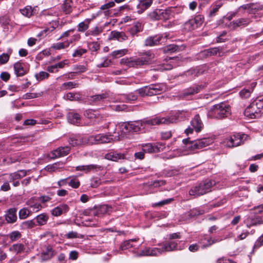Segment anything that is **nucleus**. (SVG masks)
I'll return each instance as SVG.
<instances>
[{
	"label": "nucleus",
	"mask_w": 263,
	"mask_h": 263,
	"mask_svg": "<svg viewBox=\"0 0 263 263\" xmlns=\"http://www.w3.org/2000/svg\"><path fill=\"white\" fill-rule=\"evenodd\" d=\"M120 139L119 136L111 137L106 134H99L95 136L89 137L81 136L80 135H74L69 138V143L73 146H79L86 144H99L110 143L112 140H118Z\"/></svg>",
	"instance_id": "f257e3e1"
},
{
	"label": "nucleus",
	"mask_w": 263,
	"mask_h": 263,
	"mask_svg": "<svg viewBox=\"0 0 263 263\" xmlns=\"http://www.w3.org/2000/svg\"><path fill=\"white\" fill-rule=\"evenodd\" d=\"M140 55V58H125L121 59L120 64L129 67H138L150 64L152 60L154 58L155 55L151 51H147Z\"/></svg>",
	"instance_id": "f03ea898"
},
{
	"label": "nucleus",
	"mask_w": 263,
	"mask_h": 263,
	"mask_svg": "<svg viewBox=\"0 0 263 263\" xmlns=\"http://www.w3.org/2000/svg\"><path fill=\"white\" fill-rule=\"evenodd\" d=\"M231 114L230 105L221 102L212 106L208 112V116L212 118L222 119L228 117Z\"/></svg>",
	"instance_id": "7ed1b4c3"
},
{
	"label": "nucleus",
	"mask_w": 263,
	"mask_h": 263,
	"mask_svg": "<svg viewBox=\"0 0 263 263\" xmlns=\"http://www.w3.org/2000/svg\"><path fill=\"white\" fill-rule=\"evenodd\" d=\"M215 184V181L206 179L193 186L189 191L191 196H200L211 191V188Z\"/></svg>",
	"instance_id": "20e7f679"
},
{
	"label": "nucleus",
	"mask_w": 263,
	"mask_h": 263,
	"mask_svg": "<svg viewBox=\"0 0 263 263\" xmlns=\"http://www.w3.org/2000/svg\"><path fill=\"white\" fill-rule=\"evenodd\" d=\"M120 127L121 131L122 132L120 136L119 134L116 135L113 134L111 135L110 133L107 135H110L111 137H112V136H119L120 137L119 140H120L122 137H124L123 134H126L130 132L136 133L140 131L142 128H143V122H141V120L126 122L122 123L120 125ZM117 141V140H112L111 142ZM118 141H119V140Z\"/></svg>",
	"instance_id": "39448f33"
},
{
	"label": "nucleus",
	"mask_w": 263,
	"mask_h": 263,
	"mask_svg": "<svg viewBox=\"0 0 263 263\" xmlns=\"http://www.w3.org/2000/svg\"><path fill=\"white\" fill-rule=\"evenodd\" d=\"M263 113V101L261 100L253 101L245 110L244 114L250 118L260 117Z\"/></svg>",
	"instance_id": "423d86ee"
},
{
	"label": "nucleus",
	"mask_w": 263,
	"mask_h": 263,
	"mask_svg": "<svg viewBox=\"0 0 263 263\" xmlns=\"http://www.w3.org/2000/svg\"><path fill=\"white\" fill-rule=\"evenodd\" d=\"M213 142V139L211 138H205L200 139H197L192 141V143L188 145L187 147L189 150L192 152H195L203 148Z\"/></svg>",
	"instance_id": "0eeeda50"
},
{
	"label": "nucleus",
	"mask_w": 263,
	"mask_h": 263,
	"mask_svg": "<svg viewBox=\"0 0 263 263\" xmlns=\"http://www.w3.org/2000/svg\"><path fill=\"white\" fill-rule=\"evenodd\" d=\"M177 119L174 117H171L168 118L156 117L153 119H144L141 120L143 122V126L145 124L151 125H160L162 124H168L176 122ZM144 127H143V128Z\"/></svg>",
	"instance_id": "6e6552de"
},
{
	"label": "nucleus",
	"mask_w": 263,
	"mask_h": 263,
	"mask_svg": "<svg viewBox=\"0 0 263 263\" xmlns=\"http://www.w3.org/2000/svg\"><path fill=\"white\" fill-rule=\"evenodd\" d=\"M191 127L190 126L185 130L186 135L193 133L195 130L197 133L200 132L203 127V124L198 114L196 115L191 121Z\"/></svg>",
	"instance_id": "1a4fd4ad"
},
{
	"label": "nucleus",
	"mask_w": 263,
	"mask_h": 263,
	"mask_svg": "<svg viewBox=\"0 0 263 263\" xmlns=\"http://www.w3.org/2000/svg\"><path fill=\"white\" fill-rule=\"evenodd\" d=\"M203 88L202 85H193L183 90L179 95V97L182 99H188L193 95L199 93Z\"/></svg>",
	"instance_id": "9d476101"
},
{
	"label": "nucleus",
	"mask_w": 263,
	"mask_h": 263,
	"mask_svg": "<svg viewBox=\"0 0 263 263\" xmlns=\"http://www.w3.org/2000/svg\"><path fill=\"white\" fill-rule=\"evenodd\" d=\"M245 135L235 134L226 140V144L229 147L238 146L243 143V138Z\"/></svg>",
	"instance_id": "9b49d317"
},
{
	"label": "nucleus",
	"mask_w": 263,
	"mask_h": 263,
	"mask_svg": "<svg viewBox=\"0 0 263 263\" xmlns=\"http://www.w3.org/2000/svg\"><path fill=\"white\" fill-rule=\"evenodd\" d=\"M148 15L154 20H167L169 18L170 12L167 10L157 9L149 13Z\"/></svg>",
	"instance_id": "f8f14e48"
},
{
	"label": "nucleus",
	"mask_w": 263,
	"mask_h": 263,
	"mask_svg": "<svg viewBox=\"0 0 263 263\" xmlns=\"http://www.w3.org/2000/svg\"><path fill=\"white\" fill-rule=\"evenodd\" d=\"M56 254V252L52 247L48 245L43 248L40 254V258L42 262L46 261L51 259Z\"/></svg>",
	"instance_id": "ddd939ff"
},
{
	"label": "nucleus",
	"mask_w": 263,
	"mask_h": 263,
	"mask_svg": "<svg viewBox=\"0 0 263 263\" xmlns=\"http://www.w3.org/2000/svg\"><path fill=\"white\" fill-rule=\"evenodd\" d=\"M203 17L196 15L194 18L190 19L185 23V28L188 30H194L200 26L203 23Z\"/></svg>",
	"instance_id": "4468645a"
},
{
	"label": "nucleus",
	"mask_w": 263,
	"mask_h": 263,
	"mask_svg": "<svg viewBox=\"0 0 263 263\" xmlns=\"http://www.w3.org/2000/svg\"><path fill=\"white\" fill-rule=\"evenodd\" d=\"M104 167L103 165L98 164H89L87 165H82L77 166L76 170L77 171H83L86 173L91 171L98 172L104 170Z\"/></svg>",
	"instance_id": "2eb2a0df"
},
{
	"label": "nucleus",
	"mask_w": 263,
	"mask_h": 263,
	"mask_svg": "<svg viewBox=\"0 0 263 263\" xmlns=\"http://www.w3.org/2000/svg\"><path fill=\"white\" fill-rule=\"evenodd\" d=\"M161 254V250L158 248L146 247L142 250L138 255L142 256H158Z\"/></svg>",
	"instance_id": "dca6fc26"
},
{
	"label": "nucleus",
	"mask_w": 263,
	"mask_h": 263,
	"mask_svg": "<svg viewBox=\"0 0 263 263\" xmlns=\"http://www.w3.org/2000/svg\"><path fill=\"white\" fill-rule=\"evenodd\" d=\"M70 151V147L69 146L60 147L52 152V156L50 157L54 159L64 157L67 155Z\"/></svg>",
	"instance_id": "f3484780"
},
{
	"label": "nucleus",
	"mask_w": 263,
	"mask_h": 263,
	"mask_svg": "<svg viewBox=\"0 0 263 263\" xmlns=\"http://www.w3.org/2000/svg\"><path fill=\"white\" fill-rule=\"evenodd\" d=\"M251 22L249 18H240L230 23V27L235 29L237 27H245Z\"/></svg>",
	"instance_id": "a211bd4d"
},
{
	"label": "nucleus",
	"mask_w": 263,
	"mask_h": 263,
	"mask_svg": "<svg viewBox=\"0 0 263 263\" xmlns=\"http://www.w3.org/2000/svg\"><path fill=\"white\" fill-rule=\"evenodd\" d=\"M16 212L17 209L16 208H11L7 211L5 215V220L8 223H13L16 221L17 219Z\"/></svg>",
	"instance_id": "6ab92c4d"
},
{
	"label": "nucleus",
	"mask_w": 263,
	"mask_h": 263,
	"mask_svg": "<svg viewBox=\"0 0 263 263\" xmlns=\"http://www.w3.org/2000/svg\"><path fill=\"white\" fill-rule=\"evenodd\" d=\"M153 0H139L137 5V12L142 13L152 4Z\"/></svg>",
	"instance_id": "aec40b11"
},
{
	"label": "nucleus",
	"mask_w": 263,
	"mask_h": 263,
	"mask_svg": "<svg viewBox=\"0 0 263 263\" xmlns=\"http://www.w3.org/2000/svg\"><path fill=\"white\" fill-rule=\"evenodd\" d=\"M106 93H102L100 95H96L95 96H90L87 98L86 102L90 105H93L99 102L103 101L105 99L107 98Z\"/></svg>",
	"instance_id": "412c9836"
},
{
	"label": "nucleus",
	"mask_w": 263,
	"mask_h": 263,
	"mask_svg": "<svg viewBox=\"0 0 263 263\" xmlns=\"http://www.w3.org/2000/svg\"><path fill=\"white\" fill-rule=\"evenodd\" d=\"M178 243L176 241L171 240L164 242L161 250V254L164 252H171L177 250Z\"/></svg>",
	"instance_id": "4be33fe9"
},
{
	"label": "nucleus",
	"mask_w": 263,
	"mask_h": 263,
	"mask_svg": "<svg viewBox=\"0 0 263 263\" xmlns=\"http://www.w3.org/2000/svg\"><path fill=\"white\" fill-rule=\"evenodd\" d=\"M69 210V208L67 204H61L52 210V214L55 216H59L66 213Z\"/></svg>",
	"instance_id": "5701e85b"
},
{
	"label": "nucleus",
	"mask_w": 263,
	"mask_h": 263,
	"mask_svg": "<svg viewBox=\"0 0 263 263\" xmlns=\"http://www.w3.org/2000/svg\"><path fill=\"white\" fill-rule=\"evenodd\" d=\"M261 218L259 216L249 217L245 220L248 228H251L252 226H256L262 223Z\"/></svg>",
	"instance_id": "b1692460"
},
{
	"label": "nucleus",
	"mask_w": 263,
	"mask_h": 263,
	"mask_svg": "<svg viewBox=\"0 0 263 263\" xmlns=\"http://www.w3.org/2000/svg\"><path fill=\"white\" fill-rule=\"evenodd\" d=\"M128 36L124 32L112 31L110 33V39L117 40L119 42H123L127 40Z\"/></svg>",
	"instance_id": "393cba45"
},
{
	"label": "nucleus",
	"mask_w": 263,
	"mask_h": 263,
	"mask_svg": "<svg viewBox=\"0 0 263 263\" xmlns=\"http://www.w3.org/2000/svg\"><path fill=\"white\" fill-rule=\"evenodd\" d=\"M68 121L73 124L77 125L81 121V118L80 115L74 112H69L67 115Z\"/></svg>",
	"instance_id": "a878e982"
},
{
	"label": "nucleus",
	"mask_w": 263,
	"mask_h": 263,
	"mask_svg": "<svg viewBox=\"0 0 263 263\" xmlns=\"http://www.w3.org/2000/svg\"><path fill=\"white\" fill-rule=\"evenodd\" d=\"M13 67L17 77L23 76L27 72V71L24 69L23 64L21 62L15 63Z\"/></svg>",
	"instance_id": "bb28decb"
},
{
	"label": "nucleus",
	"mask_w": 263,
	"mask_h": 263,
	"mask_svg": "<svg viewBox=\"0 0 263 263\" xmlns=\"http://www.w3.org/2000/svg\"><path fill=\"white\" fill-rule=\"evenodd\" d=\"M36 199L32 197L28 200L26 203L32 209L33 212H37L42 208V205L36 201Z\"/></svg>",
	"instance_id": "cd10ccee"
},
{
	"label": "nucleus",
	"mask_w": 263,
	"mask_h": 263,
	"mask_svg": "<svg viewBox=\"0 0 263 263\" xmlns=\"http://www.w3.org/2000/svg\"><path fill=\"white\" fill-rule=\"evenodd\" d=\"M124 155L120 153H117L116 152H110L105 155V158L106 159L117 161L119 159H124Z\"/></svg>",
	"instance_id": "c85d7f7f"
},
{
	"label": "nucleus",
	"mask_w": 263,
	"mask_h": 263,
	"mask_svg": "<svg viewBox=\"0 0 263 263\" xmlns=\"http://www.w3.org/2000/svg\"><path fill=\"white\" fill-rule=\"evenodd\" d=\"M84 115L85 117L89 119H99L100 117V114L98 110L92 109H87L85 111Z\"/></svg>",
	"instance_id": "c756f323"
},
{
	"label": "nucleus",
	"mask_w": 263,
	"mask_h": 263,
	"mask_svg": "<svg viewBox=\"0 0 263 263\" xmlns=\"http://www.w3.org/2000/svg\"><path fill=\"white\" fill-rule=\"evenodd\" d=\"M35 219L37 223V225L41 226L46 223L49 219V216L45 213H42L37 215Z\"/></svg>",
	"instance_id": "7c9ffc66"
},
{
	"label": "nucleus",
	"mask_w": 263,
	"mask_h": 263,
	"mask_svg": "<svg viewBox=\"0 0 263 263\" xmlns=\"http://www.w3.org/2000/svg\"><path fill=\"white\" fill-rule=\"evenodd\" d=\"M72 43V40H69L65 41L64 42H59L55 44H53L52 45V48L56 50H61L65 49L69 47L70 44Z\"/></svg>",
	"instance_id": "2f4dec72"
},
{
	"label": "nucleus",
	"mask_w": 263,
	"mask_h": 263,
	"mask_svg": "<svg viewBox=\"0 0 263 263\" xmlns=\"http://www.w3.org/2000/svg\"><path fill=\"white\" fill-rule=\"evenodd\" d=\"M143 27L139 22L136 23L129 30V32L132 36L136 35L137 33L142 31Z\"/></svg>",
	"instance_id": "473e14b6"
},
{
	"label": "nucleus",
	"mask_w": 263,
	"mask_h": 263,
	"mask_svg": "<svg viewBox=\"0 0 263 263\" xmlns=\"http://www.w3.org/2000/svg\"><path fill=\"white\" fill-rule=\"evenodd\" d=\"M221 48L220 47H215V48H211L208 49L207 50H204L203 53L204 55L207 56H211L216 55L218 53H219V56H220V50Z\"/></svg>",
	"instance_id": "72a5a7b5"
},
{
	"label": "nucleus",
	"mask_w": 263,
	"mask_h": 263,
	"mask_svg": "<svg viewBox=\"0 0 263 263\" xmlns=\"http://www.w3.org/2000/svg\"><path fill=\"white\" fill-rule=\"evenodd\" d=\"M90 22V20L86 19L84 22L79 23L78 26V31L83 32L86 31L88 28Z\"/></svg>",
	"instance_id": "f704fd0d"
},
{
	"label": "nucleus",
	"mask_w": 263,
	"mask_h": 263,
	"mask_svg": "<svg viewBox=\"0 0 263 263\" xmlns=\"http://www.w3.org/2000/svg\"><path fill=\"white\" fill-rule=\"evenodd\" d=\"M24 177V175H21L19 172H14L8 175V180L10 182H14L15 180H19Z\"/></svg>",
	"instance_id": "c9c22d12"
},
{
	"label": "nucleus",
	"mask_w": 263,
	"mask_h": 263,
	"mask_svg": "<svg viewBox=\"0 0 263 263\" xmlns=\"http://www.w3.org/2000/svg\"><path fill=\"white\" fill-rule=\"evenodd\" d=\"M128 50L127 49H123L115 50L111 53L110 55L114 58H118L126 54Z\"/></svg>",
	"instance_id": "e433bc0d"
},
{
	"label": "nucleus",
	"mask_w": 263,
	"mask_h": 263,
	"mask_svg": "<svg viewBox=\"0 0 263 263\" xmlns=\"http://www.w3.org/2000/svg\"><path fill=\"white\" fill-rule=\"evenodd\" d=\"M71 0H65L64 3L63 4L62 9L66 14H69L71 12Z\"/></svg>",
	"instance_id": "4c0bfd02"
},
{
	"label": "nucleus",
	"mask_w": 263,
	"mask_h": 263,
	"mask_svg": "<svg viewBox=\"0 0 263 263\" xmlns=\"http://www.w3.org/2000/svg\"><path fill=\"white\" fill-rule=\"evenodd\" d=\"M223 5V3L222 2H216L213 6L212 9L210 10V15L211 16H214L216 13L218 11L219 9Z\"/></svg>",
	"instance_id": "58836bf2"
},
{
	"label": "nucleus",
	"mask_w": 263,
	"mask_h": 263,
	"mask_svg": "<svg viewBox=\"0 0 263 263\" xmlns=\"http://www.w3.org/2000/svg\"><path fill=\"white\" fill-rule=\"evenodd\" d=\"M21 13L25 16L30 17L33 13V10L31 6H26L20 10Z\"/></svg>",
	"instance_id": "ea45409f"
},
{
	"label": "nucleus",
	"mask_w": 263,
	"mask_h": 263,
	"mask_svg": "<svg viewBox=\"0 0 263 263\" xmlns=\"http://www.w3.org/2000/svg\"><path fill=\"white\" fill-rule=\"evenodd\" d=\"M102 31H103V29L101 28L98 27H96L93 29L88 30L86 33L85 34L86 36H88L90 35H92L93 36H97V35L100 34Z\"/></svg>",
	"instance_id": "a19ab883"
},
{
	"label": "nucleus",
	"mask_w": 263,
	"mask_h": 263,
	"mask_svg": "<svg viewBox=\"0 0 263 263\" xmlns=\"http://www.w3.org/2000/svg\"><path fill=\"white\" fill-rule=\"evenodd\" d=\"M111 207L108 205H102L100 206L98 213L101 214H109L111 211Z\"/></svg>",
	"instance_id": "79ce46f5"
},
{
	"label": "nucleus",
	"mask_w": 263,
	"mask_h": 263,
	"mask_svg": "<svg viewBox=\"0 0 263 263\" xmlns=\"http://www.w3.org/2000/svg\"><path fill=\"white\" fill-rule=\"evenodd\" d=\"M135 241H136V239H132L124 241L121 245L120 249L124 250L133 247L134 246L131 242Z\"/></svg>",
	"instance_id": "37998d69"
},
{
	"label": "nucleus",
	"mask_w": 263,
	"mask_h": 263,
	"mask_svg": "<svg viewBox=\"0 0 263 263\" xmlns=\"http://www.w3.org/2000/svg\"><path fill=\"white\" fill-rule=\"evenodd\" d=\"M217 240L212 239L211 237H205L201 240V243H203V247H206L215 243Z\"/></svg>",
	"instance_id": "c03bdc74"
},
{
	"label": "nucleus",
	"mask_w": 263,
	"mask_h": 263,
	"mask_svg": "<svg viewBox=\"0 0 263 263\" xmlns=\"http://www.w3.org/2000/svg\"><path fill=\"white\" fill-rule=\"evenodd\" d=\"M65 99L70 101H77L81 99L78 93L72 92L67 93L65 96Z\"/></svg>",
	"instance_id": "a18cd8bd"
},
{
	"label": "nucleus",
	"mask_w": 263,
	"mask_h": 263,
	"mask_svg": "<svg viewBox=\"0 0 263 263\" xmlns=\"http://www.w3.org/2000/svg\"><path fill=\"white\" fill-rule=\"evenodd\" d=\"M9 237L12 241H14L21 237L22 234L18 231H14L9 234Z\"/></svg>",
	"instance_id": "49530a36"
},
{
	"label": "nucleus",
	"mask_w": 263,
	"mask_h": 263,
	"mask_svg": "<svg viewBox=\"0 0 263 263\" xmlns=\"http://www.w3.org/2000/svg\"><path fill=\"white\" fill-rule=\"evenodd\" d=\"M36 226V224L34 220H27L24 221L22 224V227L24 229H31L34 228Z\"/></svg>",
	"instance_id": "de8ad7c7"
},
{
	"label": "nucleus",
	"mask_w": 263,
	"mask_h": 263,
	"mask_svg": "<svg viewBox=\"0 0 263 263\" xmlns=\"http://www.w3.org/2000/svg\"><path fill=\"white\" fill-rule=\"evenodd\" d=\"M143 151L145 153H155V145L151 143H147L142 145Z\"/></svg>",
	"instance_id": "09e8293b"
},
{
	"label": "nucleus",
	"mask_w": 263,
	"mask_h": 263,
	"mask_svg": "<svg viewBox=\"0 0 263 263\" xmlns=\"http://www.w3.org/2000/svg\"><path fill=\"white\" fill-rule=\"evenodd\" d=\"M49 76V73L45 71H41L35 74V77L38 81H41L46 78H48Z\"/></svg>",
	"instance_id": "8fccbe9b"
},
{
	"label": "nucleus",
	"mask_w": 263,
	"mask_h": 263,
	"mask_svg": "<svg viewBox=\"0 0 263 263\" xmlns=\"http://www.w3.org/2000/svg\"><path fill=\"white\" fill-rule=\"evenodd\" d=\"M12 250L14 251L16 253H19L23 252L25 247L24 245L22 243L14 244L11 248Z\"/></svg>",
	"instance_id": "3c124183"
},
{
	"label": "nucleus",
	"mask_w": 263,
	"mask_h": 263,
	"mask_svg": "<svg viewBox=\"0 0 263 263\" xmlns=\"http://www.w3.org/2000/svg\"><path fill=\"white\" fill-rule=\"evenodd\" d=\"M263 10V5H258L253 3H251L250 14L254 13L255 12Z\"/></svg>",
	"instance_id": "603ef678"
},
{
	"label": "nucleus",
	"mask_w": 263,
	"mask_h": 263,
	"mask_svg": "<svg viewBox=\"0 0 263 263\" xmlns=\"http://www.w3.org/2000/svg\"><path fill=\"white\" fill-rule=\"evenodd\" d=\"M41 93H26L23 95V98L24 99H31L38 98L42 96Z\"/></svg>",
	"instance_id": "864d4df0"
},
{
	"label": "nucleus",
	"mask_w": 263,
	"mask_h": 263,
	"mask_svg": "<svg viewBox=\"0 0 263 263\" xmlns=\"http://www.w3.org/2000/svg\"><path fill=\"white\" fill-rule=\"evenodd\" d=\"M29 211L26 208H23L20 210L18 213L19 217L22 219L26 218L29 215Z\"/></svg>",
	"instance_id": "5fc2aeb1"
},
{
	"label": "nucleus",
	"mask_w": 263,
	"mask_h": 263,
	"mask_svg": "<svg viewBox=\"0 0 263 263\" xmlns=\"http://www.w3.org/2000/svg\"><path fill=\"white\" fill-rule=\"evenodd\" d=\"M100 60L101 61L97 64L98 67H106L108 66L110 63V60L106 58H103Z\"/></svg>",
	"instance_id": "6e6d98bb"
},
{
	"label": "nucleus",
	"mask_w": 263,
	"mask_h": 263,
	"mask_svg": "<svg viewBox=\"0 0 263 263\" xmlns=\"http://www.w3.org/2000/svg\"><path fill=\"white\" fill-rule=\"evenodd\" d=\"M78 84L74 82H68L64 83L62 84V87L66 89H71L72 88L77 87Z\"/></svg>",
	"instance_id": "4d7b16f0"
},
{
	"label": "nucleus",
	"mask_w": 263,
	"mask_h": 263,
	"mask_svg": "<svg viewBox=\"0 0 263 263\" xmlns=\"http://www.w3.org/2000/svg\"><path fill=\"white\" fill-rule=\"evenodd\" d=\"M179 48V46L176 45L170 44L164 47V51L165 52H174L177 51Z\"/></svg>",
	"instance_id": "13d9d810"
},
{
	"label": "nucleus",
	"mask_w": 263,
	"mask_h": 263,
	"mask_svg": "<svg viewBox=\"0 0 263 263\" xmlns=\"http://www.w3.org/2000/svg\"><path fill=\"white\" fill-rule=\"evenodd\" d=\"M87 52V50L83 48H79L76 49L72 54L73 57H80L83 54Z\"/></svg>",
	"instance_id": "bf43d9fd"
},
{
	"label": "nucleus",
	"mask_w": 263,
	"mask_h": 263,
	"mask_svg": "<svg viewBox=\"0 0 263 263\" xmlns=\"http://www.w3.org/2000/svg\"><path fill=\"white\" fill-rule=\"evenodd\" d=\"M145 46H154L157 45L153 36H149L144 42Z\"/></svg>",
	"instance_id": "052dcab7"
},
{
	"label": "nucleus",
	"mask_w": 263,
	"mask_h": 263,
	"mask_svg": "<svg viewBox=\"0 0 263 263\" xmlns=\"http://www.w3.org/2000/svg\"><path fill=\"white\" fill-rule=\"evenodd\" d=\"M168 34L167 33H165L163 35H157L153 37L157 45H158L160 43L161 41L163 39V37L166 39L168 38Z\"/></svg>",
	"instance_id": "680f3d73"
},
{
	"label": "nucleus",
	"mask_w": 263,
	"mask_h": 263,
	"mask_svg": "<svg viewBox=\"0 0 263 263\" xmlns=\"http://www.w3.org/2000/svg\"><path fill=\"white\" fill-rule=\"evenodd\" d=\"M101 184V179L98 177H95L91 179L90 185L92 187H97Z\"/></svg>",
	"instance_id": "e2e57ef3"
},
{
	"label": "nucleus",
	"mask_w": 263,
	"mask_h": 263,
	"mask_svg": "<svg viewBox=\"0 0 263 263\" xmlns=\"http://www.w3.org/2000/svg\"><path fill=\"white\" fill-rule=\"evenodd\" d=\"M155 148V153L163 151L165 148L164 143L158 142L154 144Z\"/></svg>",
	"instance_id": "0e129e2a"
},
{
	"label": "nucleus",
	"mask_w": 263,
	"mask_h": 263,
	"mask_svg": "<svg viewBox=\"0 0 263 263\" xmlns=\"http://www.w3.org/2000/svg\"><path fill=\"white\" fill-rule=\"evenodd\" d=\"M10 55L8 53H3L0 55V65L5 64L9 61Z\"/></svg>",
	"instance_id": "69168bd1"
},
{
	"label": "nucleus",
	"mask_w": 263,
	"mask_h": 263,
	"mask_svg": "<svg viewBox=\"0 0 263 263\" xmlns=\"http://www.w3.org/2000/svg\"><path fill=\"white\" fill-rule=\"evenodd\" d=\"M151 87L153 92H156V95L159 94L162 90L161 86L159 84H152Z\"/></svg>",
	"instance_id": "338daca9"
},
{
	"label": "nucleus",
	"mask_w": 263,
	"mask_h": 263,
	"mask_svg": "<svg viewBox=\"0 0 263 263\" xmlns=\"http://www.w3.org/2000/svg\"><path fill=\"white\" fill-rule=\"evenodd\" d=\"M263 245V234L260 236L256 241L253 248L258 249Z\"/></svg>",
	"instance_id": "774afa93"
}]
</instances>
